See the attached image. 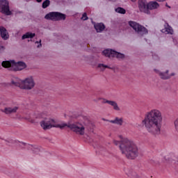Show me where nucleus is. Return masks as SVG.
Listing matches in <instances>:
<instances>
[{
  "label": "nucleus",
  "instance_id": "6",
  "mask_svg": "<svg viewBox=\"0 0 178 178\" xmlns=\"http://www.w3.org/2000/svg\"><path fill=\"white\" fill-rule=\"evenodd\" d=\"M5 141L6 143H9L11 144H15V143H20V144L18 145V147H19V148H21V149H26H26H31V151H33V152H35V153L40 152V149L38 147H37V146H35V145L27 144L26 143L20 142L19 140H5Z\"/></svg>",
  "mask_w": 178,
  "mask_h": 178
},
{
  "label": "nucleus",
  "instance_id": "12",
  "mask_svg": "<svg viewBox=\"0 0 178 178\" xmlns=\"http://www.w3.org/2000/svg\"><path fill=\"white\" fill-rule=\"evenodd\" d=\"M0 36L4 41L9 40V32H8V30L3 26H0Z\"/></svg>",
  "mask_w": 178,
  "mask_h": 178
},
{
  "label": "nucleus",
  "instance_id": "4",
  "mask_svg": "<svg viewBox=\"0 0 178 178\" xmlns=\"http://www.w3.org/2000/svg\"><path fill=\"white\" fill-rule=\"evenodd\" d=\"M128 23L130 27H131L133 30H134V31L141 37L148 34V29L145 28V26L134 21H129Z\"/></svg>",
  "mask_w": 178,
  "mask_h": 178
},
{
  "label": "nucleus",
  "instance_id": "36",
  "mask_svg": "<svg viewBox=\"0 0 178 178\" xmlns=\"http://www.w3.org/2000/svg\"><path fill=\"white\" fill-rule=\"evenodd\" d=\"M111 2H115L116 0H110Z\"/></svg>",
  "mask_w": 178,
  "mask_h": 178
},
{
  "label": "nucleus",
  "instance_id": "15",
  "mask_svg": "<svg viewBox=\"0 0 178 178\" xmlns=\"http://www.w3.org/2000/svg\"><path fill=\"white\" fill-rule=\"evenodd\" d=\"M159 8V3L156 1H149L147 3V10H154V9H158Z\"/></svg>",
  "mask_w": 178,
  "mask_h": 178
},
{
  "label": "nucleus",
  "instance_id": "34",
  "mask_svg": "<svg viewBox=\"0 0 178 178\" xmlns=\"http://www.w3.org/2000/svg\"><path fill=\"white\" fill-rule=\"evenodd\" d=\"M40 47H42L41 40H40V44L38 45V48H40Z\"/></svg>",
  "mask_w": 178,
  "mask_h": 178
},
{
  "label": "nucleus",
  "instance_id": "1",
  "mask_svg": "<svg viewBox=\"0 0 178 178\" xmlns=\"http://www.w3.org/2000/svg\"><path fill=\"white\" fill-rule=\"evenodd\" d=\"M162 122H163L162 113L159 110L154 109L145 115L142 124L152 136H159L162 129Z\"/></svg>",
  "mask_w": 178,
  "mask_h": 178
},
{
  "label": "nucleus",
  "instance_id": "16",
  "mask_svg": "<svg viewBox=\"0 0 178 178\" xmlns=\"http://www.w3.org/2000/svg\"><path fill=\"white\" fill-rule=\"evenodd\" d=\"M17 109H19V107L17 106H15L13 108H12V107H6L3 112L6 113V115H10V113H16Z\"/></svg>",
  "mask_w": 178,
  "mask_h": 178
},
{
  "label": "nucleus",
  "instance_id": "38",
  "mask_svg": "<svg viewBox=\"0 0 178 178\" xmlns=\"http://www.w3.org/2000/svg\"><path fill=\"white\" fill-rule=\"evenodd\" d=\"M29 1H30V0H26V2H29Z\"/></svg>",
  "mask_w": 178,
  "mask_h": 178
},
{
  "label": "nucleus",
  "instance_id": "33",
  "mask_svg": "<svg viewBox=\"0 0 178 178\" xmlns=\"http://www.w3.org/2000/svg\"><path fill=\"white\" fill-rule=\"evenodd\" d=\"M156 1H157L158 2H165V1L166 0H156Z\"/></svg>",
  "mask_w": 178,
  "mask_h": 178
},
{
  "label": "nucleus",
  "instance_id": "30",
  "mask_svg": "<svg viewBox=\"0 0 178 178\" xmlns=\"http://www.w3.org/2000/svg\"><path fill=\"white\" fill-rule=\"evenodd\" d=\"M6 48L4 46L0 45V54H3Z\"/></svg>",
  "mask_w": 178,
  "mask_h": 178
},
{
  "label": "nucleus",
  "instance_id": "5",
  "mask_svg": "<svg viewBox=\"0 0 178 178\" xmlns=\"http://www.w3.org/2000/svg\"><path fill=\"white\" fill-rule=\"evenodd\" d=\"M47 20H52V22H60V20H66V14L59 12H50L44 16Z\"/></svg>",
  "mask_w": 178,
  "mask_h": 178
},
{
  "label": "nucleus",
  "instance_id": "27",
  "mask_svg": "<svg viewBox=\"0 0 178 178\" xmlns=\"http://www.w3.org/2000/svg\"><path fill=\"white\" fill-rule=\"evenodd\" d=\"M97 67H99L100 69L102 67H104L103 70H105V69H112V67H109V65H104V64H102V63L98 64Z\"/></svg>",
  "mask_w": 178,
  "mask_h": 178
},
{
  "label": "nucleus",
  "instance_id": "24",
  "mask_svg": "<svg viewBox=\"0 0 178 178\" xmlns=\"http://www.w3.org/2000/svg\"><path fill=\"white\" fill-rule=\"evenodd\" d=\"M114 58H117V59H124L125 56L124 54L115 51Z\"/></svg>",
  "mask_w": 178,
  "mask_h": 178
},
{
  "label": "nucleus",
  "instance_id": "18",
  "mask_svg": "<svg viewBox=\"0 0 178 178\" xmlns=\"http://www.w3.org/2000/svg\"><path fill=\"white\" fill-rule=\"evenodd\" d=\"M102 54L107 58H114L115 50L107 49L104 50Z\"/></svg>",
  "mask_w": 178,
  "mask_h": 178
},
{
  "label": "nucleus",
  "instance_id": "2",
  "mask_svg": "<svg viewBox=\"0 0 178 178\" xmlns=\"http://www.w3.org/2000/svg\"><path fill=\"white\" fill-rule=\"evenodd\" d=\"M52 123H55V120L52 118H44V120L40 122V126L43 130H49V129H52V127H56L57 129L63 130L65 127H67L70 129V130H71V131L76 133V134L84 136V130H86V127H84V126L79 127L77 123H73L70 120L67 123L63 124H52Z\"/></svg>",
  "mask_w": 178,
  "mask_h": 178
},
{
  "label": "nucleus",
  "instance_id": "13",
  "mask_svg": "<svg viewBox=\"0 0 178 178\" xmlns=\"http://www.w3.org/2000/svg\"><path fill=\"white\" fill-rule=\"evenodd\" d=\"M27 67V64L24 61L15 62V72H20Z\"/></svg>",
  "mask_w": 178,
  "mask_h": 178
},
{
  "label": "nucleus",
  "instance_id": "23",
  "mask_svg": "<svg viewBox=\"0 0 178 178\" xmlns=\"http://www.w3.org/2000/svg\"><path fill=\"white\" fill-rule=\"evenodd\" d=\"M11 84H13L15 87H19V88L23 90V83H22V81H12Z\"/></svg>",
  "mask_w": 178,
  "mask_h": 178
},
{
  "label": "nucleus",
  "instance_id": "32",
  "mask_svg": "<svg viewBox=\"0 0 178 178\" xmlns=\"http://www.w3.org/2000/svg\"><path fill=\"white\" fill-rule=\"evenodd\" d=\"M38 3H41L42 2V0H35Z\"/></svg>",
  "mask_w": 178,
  "mask_h": 178
},
{
  "label": "nucleus",
  "instance_id": "25",
  "mask_svg": "<svg viewBox=\"0 0 178 178\" xmlns=\"http://www.w3.org/2000/svg\"><path fill=\"white\" fill-rule=\"evenodd\" d=\"M50 5H51V1L45 0L42 3V8L43 9H47V8H48V6H49Z\"/></svg>",
  "mask_w": 178,
  "mask_h": 178
},
{
  "label": "nucleus",
  "instance_id": "8",
  "mask_svg": "<svg viewBox=\"0 0 178 178\" xmlns=\"http://www.w3.org/2000/svg\"><path fill=\"white\" fill-rule=\"evenodd\" d=\"M21 83H22V90H32L35 86L33 76L25 79Z\"/></svg>",
  "mask_w": 178,
  "mask_h": 178
},
{
  "label": "nucleus",
  "instance_id": "14",
  "mask_svg": "<svg viewBox=\"0 0 178 178\" xmlns=\"http://www.w3.org/2000/svg\"><path fill=\"white\" fill-rule=\"evenodd\" d=\"M161 32L164 34H173V29L168 22H165L164 29L161 30Z\"/></svg>",
  "mask_w": 178,
  "mask_h": 178
},
{
  "label": "nucleus",
  "instance_id": "29",
  "mask_svg": "<svg viewBox=\"0 0 178 178\" xmlns=\"http://www.w3.org/2000/svg\"><path fill=\"white\" fill-rule=\"evenodd\" d=\"M81 19L83 21L88 20V17L87 16V13H84L83 14Z\"/></svg>",
  "mask_w": 178,
  "mask_h": 178
},
{
  "label": "nucleus",
  "instance_id": "7",
  "mask_svg": "<svg viewBox=\"0 0 178 178\" xmlns=\"http://www.w3.org/2000/svg\"><path fill=\"white\" fill-rule=\"evenodd\" d=\"M0 13L6 16H12L13 13L10 11V6H9V1L0 0Z\"/></svg>",
  "mask_w": 178,
  "mask_h": 178
},
{
  "label": "nucleus",
  "instance_id": "20",
  "mask_svg": "<svg viewBox=\"0 0 178 178\" xmlns=\"http://www.w3.org/2000/svg\"><path fill=\"white\" fill-rule=\"evenodd\" d=\"M110 123H113V124H118V126H122L123 124V118H119L116 117L114 120H108Z\"/></svg>",
  "mask_w": 178,
  "mask_h": 178
},
{
  "label": "nucleus",
  "instance_id": "17",
  "mask_svg": "<svg viewBox=\"0 0 178 178\" xmlns=\"http://www.w3.org/2000/svg\"><path fill=\"white\" fill-rule=\"evenodd\" d=\"M104 104H108V105H111L113 107V109L115 111H120V108H119V106H118V103L115 101H111V100H106L104 99Z\"/></svg>",
  "mask_w": 178,
  "mask_h": 178
},
{
  "label": "nucleus",
  "instance_id": "3",
  "mask_svg": "<svg viewBox=\"0 0 178 178\" xmlns=\"http://www.w3.org/2000/svg\"><path fill=\"white\" fill-rule=\"evenodd\" d=\"M115 145H119V148L122 154L128 159H136L138 156V147L134 142L126 138L119 142L113 140Z\"/></svg>",
  "mask_w": 178,
  "mask_h": 178
},
{
  "label": "nucleus",
  "instance_id": "21",
  "mask_svg": "<svg viewBox=\"0 0 178 178\" xmlns=\"http://www.w3.org/2000/svg\"><path fill=\"white\" fill-rule=\"evenodd\" d=\"M159 76L162 80H169L170 76H169V70H167L165 72H159Z\"/></svg>",
  "mask_w": 178,
  "mask_h": 178
},
{
  "label": "nucleus",
  "instance_id": "19",
  "mask_svg": "<svg viewBox=\"0 0 178 178\" xmlns=\"http://www.w3.org/2000/svg\"><path fill=\"white\" fill-rule=\"evenodd\" d=\"M94 27L97 33H102V31H104V30H105L106 28L105 24H104V23L102 22L95 24Z\"/></svg>",
  "mask_w": 178,
  "mask_h": 178
},
{
  "label": "nucleus",
  "instance_id": "28",
  "mask_svg": "<svg viewBox=\"0 0 178 178\" xmlns=\"http://www.w3.org/2000/svg\"><path fill=\"white\" fill-rule=\"evenodd\" d=\"M36 119H47V118H45V114L44 113H40L37 114Z\"/></svg>",
  "mask_w": 178,
  "mask_h": 178
},
{
  "label": "nucleus",
  "instance_id": "22",
  "mask_svg": "<svg viewBox=\"0 0 178 178\" xmlns=\"http://www.w3.org/2000/svg\"><path fill=\"white\" fill-rule=\"evenodd\" d=\"M34 37H35V33H33L31 32H26L22 36V40H26L27 38H31V40L32 38H34Z\"/></svg>",
  "mask_w": 178,
  "mask_h": 178
},
{
  "label": "nucleus",
  "instance_id": "11",
  "mask_svg": "<svg viewBox=\"0 0 178 178\" xmlns=\"http://www.w3.org/2000/svg\"><path fill=\"white\" fill-rule=\"evenodd\" d=\"M168 163L171 168H173L176 172H178V154L168 160Z\"/></svg>",
  "mask_w": 178,
  "mask_h": 178
},
{
  "label": "nucleus",
  "instance_id": "35",
  "mask_svg": "<svg viewBox=\"0 0 178 178\" xmlns=\"http://www.w3.org/2000/svg\"><path fill=\"white\" fill-rule=\"evenodd\" d=\"M165 6H166L167 8H169L170 9V6L169 5H168V3H165Z\"/></svg>",
  "mask_w": 178,
  "mask_h": 178
},
{
  "label": "nucleus",
  "instance_id": "31",
  "mask_svg": "<svg viewBox=\"0 0 178 178\" xmlns=\"http://www.w3.org/2000/svg\"><path fill=\"white\" fill-rule=\"evenodd\" d=\"M169 76H170V78L175 76V72L171 73Z\"/></svg>",
  "mask_w": 178,
  "mask_h": 178
},
{
  "label": "nucleus",
  "instance_id": "26",
  "mask_svg": "<svg viewBox=\"0 0 178 178\" xmlns=\"http://www.w3.org/2000/svg\"><path fill=\"white\" fill-rule=\"evenodd\" d=\"M117 13H120V15H126V10L122 7H118L115 9Z\"/></svg>",
  "mask_w": 178,
  "mask_h": 178
},
{
  "label": "nucleus",
  "instance_id": "37",
  "mask_svg": "<svg viewBox=\"0 0 178 178\" xmlns=\"http://www.w3.org/2000/svg\"><path fill=\"white\" fill-rule=\"evenodd\" d=\"M131 1H132V2H136V0H131Z\"/></svg>",
  "mask_w": 178,
  "mask_h": 178
},
{
  "label": "nucleus",
  "instance_id": "10",
  "mask_svg": "<svg viewBox=\"0 0 178 178\" xmlns=\"http://www.w3.org/2000/svg\"><path fill=\"white\" fill-rule=\"evenodd\" d=\"M16 65V61L15 60H4L1 63V66L4 69H8L10 72H15V67Z\"/></svg>",
  "mask_w": 178,
  "mask_h": 178
},
{
  "label": "nucleus",
  "instance_id": "9",
  "mask_svg": "<svg viewBox=\"0 0 178 178\" xmlns=\"http://www.w3.org/2000/svg\"><path fill=\"white\" fill-rule=\"evenodd\" d=\"M138 7L142 13L151 15V11L148 10V3H147V0H138Z\"/></svg>",
  "mask_w": 178,
  "mask_h": 178
}]
</instances>
